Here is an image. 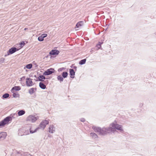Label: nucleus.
<instances>
[{"label": "nucleus", "mask_w": 156, "mask_h": 156, "mask_svg": "<svg viewBox=\"0 0 156 156\" xmlns=\"http://www.w3.org/2000/svg\"><path fill=\"white\" fill-rule=\"evenodd\" d=\"M27 29H28V28H25L24 29V30H27Z\"/></svg>", "instance_id": "ea45409f"}, {"label": "nucleus", "mask_w": 156, "mask_h": 156, "mask_svg": "<svg viewBox=\"0 0 156 156\" xmlns=\"http://www.w3.org/2000/svg\"><path fill=\"white\" fill-rule=\"evenodd\" d=\"M9 94L8 93H5L2 96V98H7L9 97Z\"/></svg>", "instance_id": "393cba45"}, {"label": "nucleus", "mask_w": 156, "mask_h": 156, "mask_svg": "<svg viewBox=\"0 0 156 156\" xmlns=\"http://www.w3.org/2000/svg\"><path fill=\"white\" fill-rule=\"evenodd\" d=\"M73 68L75 70V71L76 70L77 67L76 66H74L73 67Z\"/></svg>", "instance_id": "e433bc0d"}, {"label": "nucleus", "mask_w": 156, "mask_h": 156, "mask_svg": "<svg viewBox=\"0 0 156 156\" xmlns=\"http://www.w3.org/2000/svg\"><path fill=\"white\" fill-rule=\"evenodd\" d=\"M18 50V49L16 47H12L7 52V55H5V56L6 57L8 55H9L10 54H12L16 51Z\"/></svg>", "instance_id": "0eeeda50"}, {"label": "nucleus", "mask_w": 156, "mask_h": 156, "mask_svg": "<svg viewBox=\"0 0 156 156\" xmlns=\"http://www.w3.org/2000/svg\"><path fill=\"white\" fill-rule=\"evenodd\" d=\"M66 68L64 67H62L58 69V72L62 71L63 70L65 69Z\"/></svg>", "instance_id": "c85d7f7f"}, {"label": "nucleus", "mask_w": 156, "mask_h": 156, "mask_svg": "<svg viewBox=\"0 0 156 156\" xmlns=\"http://www.w3.org/2000/svg\"><path fill=\"white\" fill-rule=\"evenodd\" d=\"M90 135L93 138H96L98 137V136L97 134L94 133H90Z\"/></svg>", "instance_id": "b1692460"}, {"label": "nucleus", "mask_w": 156, "mask_h": 156, "mask_svg": "<svg viewBox=\"0 0 156 156\" xmlns=\"http://www.w3.org/2000/svg\"><path fill=\"white\" fill-rule=\"evenodd\" d=\"M7 136V133L5 132L0 133V140H2L5 139Z\"/></svg>", "instance_id": "f8f14e48"}, {"label": "nucleus", "mask_w": 156, "mask_h": 156, "mask_svg": "<svg viewBox=\"0 0 156 156\" xmlns=\"http://www.w3.org/2000/svg\"><path fill=\"white\" fill-rule=\"evenodd\" d=\"M55 70L53 68H51L47 69L43 73L44 76H48L50 75L55 72Z\"/></svg>", "instance_id": "20e7f679"}, {"label": "nucleus", "mask_w": 156, "mask_h": 156, "mask_svg": "<svg viewBox=\"0 0 156 156\" xmlns=\"http://www.w3.org/2000/svg\"><path fill=\"white\" fill-rule=\"evenodd\" d=\"M20 89L21 88L20 86H15L12 88L11 90V91L12 93H13L14 90L16 91H19L20 90Z\"/></svg>", "instance_id": "4468645a"}, {"label": "nucleus", "mask_w": 156, "mask_h": 156, "mask_svg": "<svg viewBox=\"0 0 156 156\" xmlns=\"http://www.w3.org/2000/svg\"><path fill=\"white\" fill-rule=\"evenodd\" d=\"M55 127L53 125H51L48 128V132L51 133H53L55 131Z\"/></svg>", "instance_id": "9d476101"}, {"label": "nucleus", "mask_w": 156, "mask_h": 156, "mask_svg": "<svg viewBox=\"0 0 156 156\" xmlns=\"http://www.w3.org/2000/svg\"><path fill=\"white\" fill-rule=\"evenodd\" d=\"M69 71L70 77L72 78H74V76L75 75V72L74 70L72 69H70Z\"/></svg>", "instance_id": "ddd939ff"}, {"label": "nucleus", "mask_w": 156, "mask_h": 156, "mask_svg": "<svg viewBox=\"0 0 156 156\" xmlns=\"http://www.w3.org/2000/svg\"><path fill=\"white\" fill-rule=\"evenodd\" d=\"M84 24L83 21H80L78 22L76 25V27L79 28L80 27L82 26Z\"/></svg>", "instance_id": "f3484780"}, {"label": "nucleus", "mask_w": 156, "mask_h": 156, "mask_svg": "<svg viewBox=\"0 0 156 156\" xmlns=\"http://www.w3.org/2000/svg\"><path fill=\"white\" fill-rule=\"evenodd\" d=\"M48 137L50 138H51L52 136L50 134H49L48 135Z\"/></svg>", "instance_id": "58836bf2"}, {"label": "nucleus", "mask_w": 156, "mask_h": 156, "mask_svg": "<svg viewBox=\"0 0 156 156\" xmlns=\"http://www.w3.org/2000/svg\"><path fill=\"white\" fill-rule=\"evenodd\" d=\"M34 77H37V76H36V75H34Z\"/></svg>", "instance_id": "a19ab883"}, {"label": "nucleus", "mask_w": 156, "mask_h": 156, "mask_svg": "<svg viewBox=\"0 0 156 156\" xmlns=\"http://www.w3.org/2000/svg\"><path fill=\"white\" fill-rule=\"evenodd\" d=\"M39 86L40 87L43 89H45L46 88V85L41 82L39 83Z\"/></svg>", "instance_id": "a211bd4d"}, {"label": "nucleus", "mask_w": 156, "mask_h": 156, "mask_svg": "<svg viewBox=\"0 0 156 156\" xmlns=\"http://www.w3.org/2000/svg\"><path fill=\"white\" fill-rule=\"evenodd\" d=\"M103 43V42H99L98 44H99L101 46V44Z\"/></svg>", "instance_id": "4c0bfd02"}, {"label": "nucleus", "mask_w": 156, "mask_h": 156, "mask_svg": "<svg viewBox=\"0 0 156 156\" xmlns=\"http://www.w3.org/2000/svg\"><path fill=\"white\" fill-rule=\"evenodd\" d=\"M25 79V76H23V77H22V78H20V79H21V80H24V79Z\"/></svg>", "instance_id": "c9c22d12"}, {"label": "nucleus", "mask_w": 156, "mask_h": 156, "mask_svg": "<svg viewBox=\"0 0 156 156\" xmlns=\"http://www.w3.org/2000/svg\"><path fill=\"white\" fill-rule=\"evenodd\" d=\"M139 106L140 107H142L143 106V104L142 103H140L139 104Z\"/></svg>", "instance_id": "f704fd0d"}, {"label": "nucleus", "mask_w": 156, "mask_h": 156, "mask_svg": "<svg viewBox=\"0 0 156 156\" xmlns=\"http://www.w3.org/2000/svg\"><path fill=\"white\" fill-rule=\"evenodd\" d=\"M26 68L28 69H30L32 67V65L31 64H29L27 65L26 66Z\"/></svg>", "instance_id": "a878e982"}, {"label": "nucleus", "mask_w": 156, "mask_h": 156, "mask_svg": "<svg viewBox=\"0 0 156 156\" xmlns=\"http://www.w3.org/2000/svg\"><path fill=\"white\" fill-rule=\"evenodd\" d=\"M5 58H0V64L4 62Z\"/></svg>", "instance_id": "c756f323"}, {"label": "nucleus", "mask_w": 156, "mask_h": 156, "mask_svg": "<svg viewBox=\"0 0 156 156\" xmlns=\"http://www.w3.org/2000/svg\"><path fill=\"white\" fill-rule=\"evenodd\" d=\"M80 121L82 122H84L85 121V120L84 118H82L80 119Z\"/></svg>", "instance_id": "72a5a7b5"}, {"label": "nucleus", "mask_w": 156, "mask_h": 156, "mask_svg": "<svg viewBox=\"0 0 156 156\" xmlns=\"http://www.w3.org/2000/svg\"><path fill=\"white\" fill-rule=\"evenodd\" d=\"M49 123V121L46 120H44L42 121L39 125V128H42L44 129L45 127Z\"/></svg>", "instance_id": "39448f33"}, {"label": "nucleus", "mask_w": 156, "mask_h": 156, "mask_svg": "<svg viewBox=\"0 0 156 156\" xmlns=\"http://www.w3.org/2000/svg\"><path fill=\"white\" fill-rule=\"evenodd\" d=\"M36 88H32L30 89L29 90V93L31 95L32 94L34 93V90H36Z\"/></svg>", "instance_id": "6ab92c4d"}, {"label": "nucleus", "mask_w": 156, "mask_h": 156, "mask_svg": "<svg viewBox=\"0 0 156 156\" xmlns=\"http://www.w3.org/2000/svg\"><path fill=\"white\" fill-rule=\"evenodd\" d=\"M16 115V113H14L13 115L11 114L10 116H8L5 118L4 119L0 122V127L4 126L5 125L8 124L9 122L11 121L12 119V117L13 116Z\"/></svg>", "instance_id": "7ed1b4c3"}, {"label": "nucleus", "mask_w": 156, "mask_h": 156, "mask_svg": "<svg viewBox=\"0 0 156 156\" xmlns=\"http://www.w3.org/2000/svg\"><path fill=\"white\" fill-rule=\"evenodd\" d=\"M41 36L44 38L47 36V34H43L41 35Z\"/></svg>", "instance_id": "7c9ffc66"}, {"label": "nucleus", "mask_w": 156, "mask_h": 156, "mask_svg": "<svg viewBox=\"0 0 156 156\" xmlns=\"http://www.w3.org/2000/svg\"><path fill=\"white\" fill-rule=\"evenodd\" d=\"M38 80H36V81H44V80L46 79V78L45 76H44V75H40L38 78Z\"/></svg>", "instance_id": "dca6fc26"}, {"label": "nucleus", "mask_w": 156, "mask_h": 156, "mask_svg": "<svg viewBox=\"0 0 156 156\" xmlns=\"http://www.w3.org/2000/svg\"><path fill=\"white\" fill-rule=\"evenodd\" d=\"M13 96L14 98H16L19 96V94L18 93H13Z\"/></svg>", "instance_id": "bb28decb"}, {"label": "nucleus", "mask_w": 156, "mask_h": 156, "mask_svg": "<svg viewBox=\"0 0 156 156\" xmlns=\"http://www.w3.org/2000/svg\"><path fill=\"white\" fill-rule=\"evenodd\" d=\"M16 156H25L26 154L24 152L20 151H16Z\"/></svg>", "instance_id": "2eb2a0df"}, {"label": "nucleus", "mask_w": 156, "mask_h": 156, "mask_svg": "<svg viewBox=\"0 0 156 156\" xmlns=\"http://www.w3.org/2000/svg\"><path fill=\"white\" fill-rule=\"evenodd\" d=\"M86 58L81 60L79 62V64L80 65H83L86 62Z\"/></svg>", "instance_id": "5701e85b"}, {"label": "nucleus", "mask_w": 156, "mask_h": 156, "mask_svg": "<svg viewBox=\"0 0 156 156\" xmlns=\"http://www.w3.org/2000/svg\"><path fill=\"white\" fill-rule=\"evenodd\" d=\"M59 51L58 50L56 49H53L50 52L49 54L51 55H57L59 54Z\"/></svg>", "instance_id": "9b49d317"}, {"label": "nucleus", "mask_w": 156, "mask_h": 156, "mask_svg": "<svg viewBox=\"0 0 156 156\" xmlns=\"http://www.w3.org/2000/svg\"><path fill=\"white\" fill-rule=\"evenodd\" d=\"M111 132L114 133L115 129L118 130L121 132H123V129L122 128L121 125L118 124L116 121L111 124L109 127Z\"/></svg>", "instance_id": "f03ea898"}, {"label": "nucleus", "mask_w": 156, "mask_h": 156, "mask_svg": "<svg viewBox=\"0 0 156 156\" xmlns=\"http://www.w3.org/2000/svg\"><path fill=\"white\" fill-rule=\"evenodd\" d=\"M68 73L67 72H63L62 73V76L63 78H65L67 77Z\"/></svg>", "instance_id": "aec40b11"}, {"label": "nucleus", "mask_w": 156, "mask_h": 156, "mask_svg": "<svg viewBox=\"0 0 156 156\" xmlns=\"http://www.w3.org/2000/svg\"><path fill=\"white\" fill-rule=\"evenodd\" d=\"M30 132V133H33L36 132L39 129V127H37L36 129H34L33 126H29Z\"/></svg>", "instance_id": "1a4fd4ad"}, {"label": "nucleus", "mask_w": 156, "mask_h": 156, "mask_svg": "<svg viewBox=\"0 0 156 156\" xmlns=\"http://www.w3.org/2000/svg\"><path fill=\"white\" fill-rule=\"evenodd\" d=\"M26 84L28 87L31 86L33 85V82L32 79L29 78H27L26 79Z\"/></svg>", "instance_id": "6e6552de"}, {"label": "nucleus", "mask_w": 156, "mask_h": 156, "mask_svg": "<svg viewBox=\"0 0 156 156\" xmlns=\"http://www.w3.org/2000/svg\"><path fill=\"white\" fill-rule=\"evenodd\" d=\"M57 79L60 83L62 82L63 80V78L61 75H59L57 76Z\"/></svg>", "instance_id": "4be33fe9"}, {"label": "nucleus", "mask_w": 156, "mask_h": 156, "mask_svg": "<svg viewBox=\"0 0 156 156\" xmlns=\"http://www.w3.org/2000/svg\"><path fill=\"white\" fill-rule=\"evenodd\" d=\"M38 40L39 41H44V38L41 35L38 37Z\"/></svg>", "instance_id": "cd10ccee"}, {"label": "nucleus", "mask_w": 156, "mask_h": 156, "mask_svg": "<svg viewBox=\"0 0 156 156\" xmlns=\"http://www.w3.org/2000/svg\"><path fill=\"white\" fill-rule=\"evenodd\" d=\"M25 44L24 41H22L20 43V45L21 46H24Z\"/></svg>", "instance_id": "2f4dec72"}, {"label": "nucleus", "mask_w": 156, "mask_h": 156, "mask_svg": "<svg viewBox=\"0 0 156 156\" xmlns=\"http://www.w3.org/2000/svg\"><path fill=\"white\" fill-rule=\"evenodd\" d=\"M38 119V117H35V116L30 115L27 118V121H30L32 122H35Z\"/></svg>", "instance_id": "423d86ee"}, {"label": "nucleus", "mask_w": 156, "mask_h": 156, "mask_svg": "<svg viewBox=\"0 0 156 156\" xmlns=\"http://www.w3.org/2000/svg\"><path fill=\"white\" fill-rule=\"evenodd\" d=\"M25 113V112L24 110H20L18 112V115L19 116H21L24 115Z\"/></svg>", "instance_id": "412c9836"}, {"label": "nucleus", "mask_w": 156, "mask_h": 156, "mask_svg": "<svg viewBox=\"0 0 156 156\" xmlns=\"http://www.w3.org/2000/svg\"><path fill=\"white\" fill-rule=\"evenodd\" d=\"M92 128L95 132H97L101 135H105L111 132L109 127H104L101 128L100 127L93 126Z\"/></svg>", "instance_id": "f257e3e1"}, {"label": "nucleus", "mask_w": 156, "mask_h": 156, "mask_svg": "<svg viewBox=\"0 0 156 156\" xmlns=\"http://www.w3.org/2000/svg\"><path fill=\"white\" fill-rule=\"evenodd\" d=\"M96 47L98 48V49H100L101 48V46L98 44H97L96 45Z\"/></svg>", "instance_id": "473e14b6"}]
</instances>
